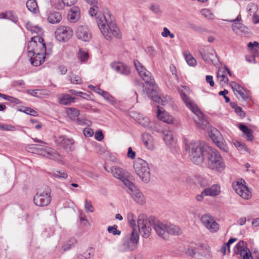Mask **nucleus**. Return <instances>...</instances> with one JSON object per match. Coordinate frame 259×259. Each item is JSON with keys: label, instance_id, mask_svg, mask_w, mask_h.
<instances>
[{"label": "nucleus", "instance_id": "nucleus-1", "mask_svg": "<svg viewBox=\"0 0 259 259\" xmlns=\"http://www.w3.org/2000/svg\"><path fill=\"white\" fill-rule=\"evenodd\" d=\"M134 64L139 75L145 81V84L149 86V88H147L145 85H143L144 93L147 94L148 97L153 101L162 105H166L168 102L170 98L169 97H161L159 93L157 92L154 86V79L151 73L138 60H135Z\"/></svg>", "mask_w": 259, "mask_h": 259}, {"label": "nucleus", "instance_id": "nucleus-2", "mask_svg": "<svg viewBox=\"0 0 259 259\" xmlns=\"http://www.w3.org/2000/svg\"><path fill=\"white\" fill-rule=\"evenodd\" d=\"M189 90V88L188 87L182 86L181 88L179 89L178 91L187 107L190 109L193 112L194 116L193 117L197 126L201 129H205L208 124V122L204 117L203 114L197 106L192 103L187 96Z\"/></svg>", "mask_w": 259, "mask_h": 259}, {"label": "nucleus", "instance_id": "nucleus-3", "mask_svg": "<svg viewBox=\"0 0 259 259\" xmlns=\"http://www.w3.org/2000/svg\"><path fill=\"white\" fill-rule=\"evenodd\" d=\"M185 148L188 152L189 156L193 163L196 164L202 163L204 160L203 147L200 142H191L189 144H186Z\"/></svg>", "mask_w": 259, "mask_h": 259}, {"label": "nucleus", "instance_id": "nucleus-4", "mask_svg": "<svg viewBox=\"0 0 259 259\" xmlns=\"http://www.w3.org/2000/svg\"><path fill=\"white\" fill-rule=\"evenodd\" d=\"M155 218L148 217L143 213L140 214L137 220L138 227L142 236L146 238L149 237L151 231V226L153 227Z\"/></svg>", "mask_w": 259, "mask_h": 259}, {"label": "nucleus", "instance_id": "nucleus-5", "mask_svg": "<svg viewBox=\"0 0 259 259\" xmlns=\"http://www.w3.org/2000/svg\"><path fill=\"white\" fill-rule=\"evenodd\" d=\"M207 165L210 169L220 172L224 170L226 167L220 153L213 149H211L208 153Z\"/></svg>", "mask_w": 259, "mask_h": 259}, {"label": "nucleus", "instance_id": "nucleus-6", "mask_svg": "<svg viewBox=\"0 0 259 259\" xmlns=\"http://www.w3.org/2000/svg\"><path fill=\"white\" fill-rule=\"evenodd\" d=\"M136 173L144 183L149 182L151 178L150 168L148 163L144 160L137 158L134 162Z\"/></svg>", "mask_w": 259, "mask_h": 259}, {"label": "nucleus", "instance_id": "nucleus-7", "mask_svg": "<svg viewBox=\"0 0 259 259\" xmlns=\"http://www.w3.org/2000/svg\"><path fill=\"white\" fill-rule=\"evenodd\" d=\"M31 146L32 148L34 149L32 152H36L38 154L42 155L60 163L64 164L63 157L51 148L47 146L40 148L38 145H32Z\"/></svg>", "mask_w": 259, "mask_h": 259}, {"label": "nucleus", "instance_id": "nucleus-8", "mask_svg": "<svg viewBox=\"0 0 259 259\" xmlns=\"http://www.w3.org/2000/svg\"><path fill=\"white\" fill-rule=\"evenodd\" d=\"M234 252L239 255L241 259H259V252L254 251L252 253L247 246V244L243 241H240L234 248Z\"/></svg>", "mask_w": 259, "mask_h": 259}, {"label": "nucleus", "instance_id": "nucleus-9", "mask_svg": "<svg viewBox=\"0 0 259 259\" xmlns=\"http://www.w3.org/2000/svg\"><path fill=\"white\" fill-rule=\"evenodd\" d=\"M138 241V232L136 229H134L130 235H127L124 238L123 243L119 248V251L124 252L136 249Z\"/></svg>", "mask_w": 259, "mask_h": 259}, {"label": "nucleus", "instance_id": "nucleus-10", "mask_svg": "<svg viewBox=\"0 0 259 259\" xmlns=\"http://www.w3.org/2000/svg\"><path fill=\"white\" fill-rule=\"evenodd\" d=\"M46 50V44L43 38L39 36H36L31 38V41L27 45V52L28 56L38 54L40 50L42 52Z\"/></svg>", "mask_w": 259, "mask_h": 259}, {"label": "nucleus", "instance_id": "nucleus-11", "mask_svg": "<svg viewBox=\"0 0 259 259\" xmlns=\"http://www.w3.org/2000/svg\"><path fill=\"white\" fill-rule=\"evenodd\" d=\"M97 23L101 32H118L120 31L116 24L111 20L108 21L104 15L97 18Z\"/></svg>", "mask_w": 259, "mask_h": 259}, {"label": "nucleus", "instance_id": "nucleus-12", "mask_svg": "<svg viewBox=\"0 0 259 259\" xmlns=\"http://www.w3.org/2000/svg\"><path fill=\"white\" fill-rule=\"evenodd\" d=\"M51 201V191L48 188L44 190H40L33 198V201L36 205L45 206L48 205Z\"/></svg>", "mask_w": 259, "mask_h": 259}, {"label": "nucleus", "instance_id": "nucleus-13", "mask_svg": "<svg viewBox=\"0 0 259 259\" xmlns=\"http://www.w3.org/2000/svg\"><path fill=\"white\" fill-rule=\"evenodd\" d=\"M126 187L128 188V192L133 199L139 205H143L146 203V198L142 192L138 189L131 182Z\"/></svg>", "mask_w": 259, "mask_h": 259}, {"label": "nucleus", "instance_id": "nucleus-14", "mask_svg": "<svg viewBox=\"0 0 259 259\" xmlns=\"http://www.w3.org/2000/svg\"><path fill=\"white\" fill-rule=\"evenodd\" d=\"M245 184L244 180L241 179L239 181L233 184V188L236 193L242 198L249 199L251 197V193Z\"/></svg>", "mask_w": 259, "mask_h": 259}, {"label": "nucleus", "instance_id": "nucleus-15", "mask_svg": "<svg viewBox=\"0 0 259 259\" xmlns=\"http://www.w3.org/2000/svg\"><path fill=\"white\" fill-rule=\"evenodd\" d=\"M111 171L113 177L120 180L125 186L131 182L129 180L130 174L126 170L115 166L111 168Z\"/></svg>", "mask_w": 259, "mask_h": 259}, {"label": "nucleus", "instance_id": "nucleus-16", "mask_svg": "<svg viewBox=\"0 0 259 259\" xmlns=\"http://www.w3.org/2000/svg\"><path fill=\"white\" fill-rule=\"evenodd\" d=\"M201 221L203 225L211 233L217 232L219 229V225L213 218L208 214L202 216Z\"/></svg>", "mask_w": 259, "mask_h": 259}, {"label": "nucleus", "instance_id": "nucleus-17", "mask_svg": "<svg viewBox=\"0 0 259 259\" xmlns=\"http://www.w3.org/2000/svg\"><path fill=\"white\" fill-rule=\"evenodd\" d=\"M199 53L206 62L212 64L214 63L217 54L215 51L211 48L206 47L205 49H201L199 50Z\"/></svg>", "mask_w": 259, "mask_h": 259}, {"label": "nucleus", "instance_id": "nucleus-18", "mask_svg": "<svg viewBox=\"0 0 259 259\" xmlns=\"http://www.w3.org/2000/svg\"><path fill=\"white\" fill-rule=\"evenodd\" d=\"M167 224L157 220L154 223L153 228L157 234L164 239H168Z\"/></svg>", "mask_w": 259, "mask_h": 259}, {"label": "nucleus", "instance_id": "nucleus-19", "mask_svg": "<svg viewBox=\"0 0 259 259\" xmlns=\"http://www.w3.org/2000/svg\"><path fill=\"white\" fill-rule=\"evenodd\" d=\"M55 141L57 144L64 149L70 151H72L74 150L73 146L74 144V141L72 138H68L66 136H60L57 138Z\"/></svg>", "mask_w": 259, "mask_h": 259}, {"label": "nucleus", "instance_id": "nucleus-20", "mask_svg": "<svg viewBox=\"0 0 259 259\" xmlns=\"http://www.w3.org/2000/svg\"><path fill=\"white\" fill-rule=\"evenodd\" d=\"M110 66L113 70L123 75L127 76L131 73L130 68L122 63L113 62Z\"/></svg>", "mask_w": 259, "mask_h": 259}, {"label": "nucleus", "instance_id": "nucleus-21", "mask_svg": "<svg viewBox=\"0 0 259 259\" xmlns=\"http://www.w3.org/2000/svg\"><path fill=\"white\" fill-rule=\"evenodd\" d=\"M221 193V187L218 184L212 185L211 187L205 188L202 191V194L206 196L215 197Z\"/></svg>", "mask_w": 259, "mask_h": 259}, {"label": "nucleus", "instance_id": "nucleus-22", "mask_svg": "<svg viewBox=\"0 0 259 259\" xmlns=\"http://www.w3.org/2000/svg\"><path fill=\"white\" fill-rule=\"evenodd\" d=\"M38 54L29 56L31 60V64L34 66H38L43 63L45 61V55L47 54L46 50L42 52L40 51Z\"/></svg>", "mask_w": 259, "mask_h": 259}, {"label": "nucleus", "instance_id": "nucleus-23", "mask_svg": "<svg viewBox=\"0 0 259 259\" xmlns=\"http://www.w3.org/2000/svg\"><path fill=\"white\" fill-rule=\"evenodd\" d=\"M142 138L145 147L150 151L153 150L155 145L153 137L148 133H144Z\"/></svg>", "mask_w": 259, "mask_h": 259}, {"label": "nucleus", "instance_id": "nucleus-24", "mask_svg": "<svg viewBox=\"0 0 259 259\" xmlns=\"http://www.w3.org/2000/svg\"><path fill=\"white\" fill-rule=\"evenodd\" d=\"M67 18L70 22H76L80 18L79 9L76 7H72L68 14Z\"/></svg>", "mask_w": 259, "mask_h": 259}, {"label": "nucleus", "instance_id": "nucleus-25", "mask_svg": "<svg viewBox=\"0 0 259 259\" xmlns=\"http://www.w3.org/2000/svg\"><path fill=\"white\" fill-rule=\"evenodd\" d=\"M230 86L234 92H236L244 100L248 99V96L245 93V90L241 87L239 84L235 81L230 82Z\"/></svg>", "mask_w": 259, "mask_h": 259}, {"label": "nucleus", "instance_id": "nucleus-26", "mask_svg": "<svg viewBox=\"0 0 259 259\" xmlns=\"http://www.w3.org/2000/svg\"><path fill=\"white\" fill-rule=\"evenodd\" d=\"M241 20L240 16H238L235 20H233L234 23L232 25V30L236 32H246V28L244 25L239 22Z\"/></svg>", "mask_w": 259, "mask_h": 259}, {"label": "nucleus", "instance_id": "nucleus-27", "mask_svg": "<svg viewBox=\"0 0 259 259\" xmlns=\"http://www.w3.org/2000/svg\"><path fill=\"white\" fill-rule=\"evenodd\" d=\"M157 117L160 120L167 123H171L173 120V118L171 116H170L167 112L163 111L158 106L157 110Z\"/></svg>", "mask_w": 259, "mask_h": 259}, {"label": "nucleus", "instance_id": "nucleus-28", "mask_svg": "<svg viewBox=\"0 0 259 259\" xmlns=\"http://www.w3.org/2000/svg\"><path fill=\"white\" fill-rule=\"evenodd\" d=\"M197 253L205 258L211 257L210 248L208 245H200L197 248Z\"/></svg>", "mask_w": 259, "mask_h": 259}, {"label": "nucleus", "instance_id": "nucleus-29", "mask_svg": "<svg viewBox=\"0 0 259 259\" xmlns=\"http://www.w3.org/2000/svg\"><path fill=\"white\" fill-rule=\"evenodd\" d=\"M226 69L220 68L219 69L217 73V78L221 85L227 84L229 79L225 72Z\"/></svg>", "mask_w": 259, "mask_h": 259}, {"label": "nucleus", "instance_id": "nucleus-30", "mask_svg": "<svg viewBox=\"0 0 259 259\" xmlns=\"http://www.w3.org/2000/svg\"><path fill=\"white\" fill-rule=\"evenodd\" d=\"M239 127V129L243 133L244 137L247 141H252L253 139V136L252 135V132L250 128L243 124H240Z\"/></svg>", "mask_w": 259, "mask_h": 259}, {"label": "nucleus", "instance_id": "nucleus-31", "mask_svg": "<svg viewBox=\"0 0 259 259\" xmlns=\"http://www.w3.org/2000/svg\"><path fill=\"white\" fill-rule=\"evenodd\" d=\"M75 98L72 97L69 94H64L59 99V103L64 105H69L75 102Z\"/></svg>", "mask_w": 259, "mask_h": 259}, {"label": "nucleus", "instance_id": "nucleus-32", "mask_svg": "<svg viewBox=\"0 0 259 259\" xmlns=\"http://www.w3.org/2000/svg\"><path fill=\"white\" fill-rule=\"evenodd\" d=\"M167 227L168 237L169 234L172 235H179L182 233L181 229L179 227L173 224L168 223Z\"/></svg>", "mask_w": 259, "mask_h": 259}, {"label": "nucleus", "instance_id": "nucleus-33", "mask_svg": "<svg viewBox=\"0 0 259 259\" xmlns=\"http://www.w3.org/2000/svg\"><path fill=\"white\" fill-rule=\"evenodd\" d=\"M209 136L214 143H216L219 140H223V137L220 132L215 128L211 129Z\"/></svg>", "mask_w": 259, "mask_h": 259}, {"label": "nucleus", "instance_id": "nucleus-34", "mask_svg": "<svg viewBox=\"0 0 259 259\" xmlns=\"http://www.w3.org/2000/svg\"><path fill=\"white\" fill-rule=\"evenodd\" d=\"M183 55L189 65L195 66L196 65L197 62L196 59L191 55L189 51L187 50L184 51Z\"/></svg>", "mask_w": 259, "mask_h": 259}, {"label": "nucleus", "instance_id": "nucleus-35", "mask_svg": "<svg viewBox=\"0 0 259 259\" xmlns=\"http://www.w3.org/2000/svg\"><path fill=\"white\" fill-rule=\"evenodd\" d=\"M62 19V16L59 12L51 13L48 18V21L52 24L59 23Z\"/></svg>", "mask_w": 259, "mask_h": 259}, {"label": "nucleus", "instance_id": "nucleus-36", "mask_svg": "<svg viewBox=\"0 0 259 259\" xmlns=\"http://www.w3.org/2000/svg\"><path fill=\"white\" fill-rule=\"evenodd\" d=\"M76 243V241L74 238H71L63 244L61 248V250L62 252L67 251L73 247Z\"/></svg>", "mask_w": 259, "mask_h": 259}, {"label": "nucleus", "instance_id": "nucleus-37", "mask_svg": "<svg viewBox=\"0 0 259 259\" xmlns=\"http://www.w3.org/2000/svg\"><path fill=\"white\" fill-rule=\"evenodd\" d=\"M163 138L167 145H171L173 142L172 133L170 131L164 130L162 132Z\"/></svg>", "mask_w": 259, "mask_h": 259}, {"label": "nucleus", "instance_id": "nucleus-38", "mask_svg": "<svg viewBox=\"0 0 259 259\" xmlns=\"http://www.w3.org/2000/svg\"><path fill=\"white\" fill-rule=\"evenodd\" d=\"M26 7L28 10L34 13L38 11V6L35 0H28L26 2Z\"/></svg>", "mask_w": 259, "mask_h": 259}, {"label": "nucleus", "instance_id": "nucleus-39", "mask_svg": "<svg viewBox=\"0 0 259 259\" xmlns=\"http://www.w3.org/2000/svg\"><path fill=\"white\" fill-rule=\"evenodd\" d=\"M72 36L71 33H55V38L59 42L68 41Z\"/></svg>", "mask_w": 259, "mask_h": 259}, {"label": "nucleus", "instance_id": "nucleus-40", "mask_svg": "<svg viewBox=\"0 0 259 259\" xmlns=\"http://www.w3.org/2000/svg\"><path fill=\"white\" fill-rule=\"evenodd\" d=\"M68 116L71 119H75L80 114L79 111L74 108H68L66 110Z\"/></svg>", "mask_w": 259, "mask_h": 259}, {"label": "nucleus", "instance_id": "nucleus-41", "mask_svg": "<svg viewBox=\"0 0 259 259\" xmlns=\"http://www.w3.org/2000/svg\"><path fill=\"white\" fill-rule=\"evenodd\" d=\"M78 59L81 63H86L89 58L88 53L80 49L77 54Z\"/></svg>", "mask_w": 259, "mask_h": 259}, {"label": "nucleus", "instance_id": "nucleus-42", "mask_svg": "<svg viewBox=\"0 0 259 259\" xmlns=\"http://www.w3.org/2000/svg\"><path fill=\"white\" fill-rule=\"evenodd\" d=\"M52 177L54 178L67 179L68 178V174L65 171L55 170L52 174Z\"/></svg>", "mask_w": 259, "mask_h": 259}, {"label": "nucleus", "instance_id": "nucleus-43", "mask_svg": "<svg viewBox=\"0 0 259 259\" xmlns=\"http://www.w3.org/2000/svg\"><path fill=\"white\" fill-rule=\"evenodd\" d=\"M69 80L72 84H80L82 82L81 78L78 75L71 72L69 76Z\"/></svg>", "mask_w": 259, "mask_h": 259}, {"label": "nucleus", "instance_id": "nucleus-44", "mask_svg": "<svg viewBox=\"0 0 259 259\" xmlns=\"http://www.w3.org/2000/svg\"><path fill=\"white\" fill-rule=\"evenodd\" d=\"M6 19H8L15 23H17L18 21V17L16 15V14L12 11H9L6 12Z\"/></svg>", "mask_w": 259, "mask_h": 259}, {"label": "nucleus", "instance_id": "nucleus-45", "mask_svg": "<svg viewBox=\"0 0 259 259\" xmlns=\"http://www.w3.org/2000/svg\"><path fill=\"white\" fill-rule=\"evenodd\" d=\"M231 107L234 109L235 112L240 117H244L245 115V112L242 110V108L238 106L236 103H231Z\"/></svg>", "mask_w": 259, "mask_h": 259}, {"label": "nucleus", "instance_id": "nucleus-46", "mask_svg": "<svg viewBox=\"0 0 259 259\" xmlns=\"http://www.w3.org/2000/svg\"><path fill=\"white\" fill-rule=\"evenodd\" d=\"M128 222L129 223L131 226L132 227L133 230L136 229V217L133 213L130 212L127 213V215Z\"/></svg>", "mask_w": 259, "mask_h": 259}, {"label": "nucleus", "instance_id": "nucleus-47", "mask_svg": "<svg viewBox=\"0 0 259 259\" xmlns=\"http://www.w3.org/2000/svg\"><path fill=\"white\" fill-rule=\"evenodd\" d=\"M26 28L28 31L31 32H39L41 28L36 25H33L31 23L28 22L26 24Z\"/></svg>", "mask_w": 259, "mask_h": 259}, {"label": "nucleus", "instance_id": "nucleus-48", "mask_svg": "<svg viewBox=\"0 0 259 259\" xmlns=\"http://www.w3.org/2000/svg\"><path fill=\"white\" fill-rule=\"evenodd\" d=\"M78 39L83 41H89L91 38V33H76Z\"/></svg>", "mask_w": 259, "mask_h": 259}, {"label": "nucleus", "instance_id": "nucleus-49", "mask_svg": "<svg viewBox=\"0 0 259 259\" xmlns=\"http://www.w3.org/2000/svg\"><path fill=\"white\" fill-rule=\"evenodd\" d=\"M104 34V37L108 40H111L114 38L120 39L122 37L121 33H116V35H114V33H102Z\"/></svg>", "mask_w": 259, "mask_h": 259}, {"label": "nucleus", "instance_id": "nucleus-50", "mask_svg": "<svg viewBox=\"0 0 259 259\" xmlns=\"http://www.w3.org/2000/svg\"><path fill=\"white\" fill-rule=\"evenodd\" d=\"M215 143L218 147H219L223 151L226 152L228 151L229 148L223 139L219 140Z\"/></svg>", "mask_w": 259, "mask_h": 259}, {"label": "nucleus", "instance_id": "nucleus-51", "mask_svg": "<svg viewBox=\"0 0 259 259\" xmlns=\"http://www.w3.org/2000/svg\"><path fill=\"white\" fill-rule=\"evenodd\" d=\"M102 97L104 98L105 100H106L112 105H114L116 103L115 98L107 92L104 93Z\"/></svg>", "mask_w": 259, "mask_h": 259}, {"label": "nucleus", "instance_id": "nucleus-52", "mask_svg": "<svg viewBox=\"0 0 259 259\" xmlns=\"http://www.w3.org/2000/svg\"><path fill=\"white\" fill-rule=\"evenodd\" d=\"M201 14L204 17L208 19H213L214 17V15L211 13V12L207 9H203L201 11Z\"/></svg>", "mask_w": 259, "mask_h": 259}, {"label": "nucleus", "instance_id": "nucleus-53", "mask_svg": "<svg viewBox=\"0 0 259 259\" xmlns=\"http://www.w3.org/2000/svg\"><path fill=\"white\" fill-rule=\"evenodd\" d=\"M107 231L109 233L114 235H119L121 234V231L117 230V226L116 225L109 226L107 228Z\"/></svg>", "mask_w": 259, "mask_h": 259}, {"label": "nucleus", "instance_id": "nucleus-54", "mask_svg": "<svg viewBox=\"0 0 259 259\" xmlns=\"http://www.w3.org/2000/svg\"><path fill=\"white\" fill-rule=\"evenodd\" d=\"M84 208L87 212H93L94 211L93 206L91 201L86 200L84 204Z\"/></svg>", "mask_w": 259, "mask_h": 259}, {"label": "nucleus", "instance_id": "nucleus-55", "mask_svg": "<svg viewBox=\"0 0 259 259\" xmlns=\"http://www.w3.org/2000/svg\"><path fill=\"white\" fill-rule=\"evenodd\" d=\"M150 10L157 15H160L161 13V11L158 5H152L150 7Z\"/></svg>", "mask_w": 259, "mask_h": 259}, {"label": "nucleus", "instance_id": "nucleus-56", "mask_svg": "<svg viewBox=\"0 0 259 259\" xmlns=\"http://www.w3.org/2000/svg\"><path fill=\"white\" fill-rule=\"evenodd\" d=\"M58 32H72L73 30L69 27L62 26L58 28Z\"/></svg>", "mask_w": 259, "mask_h": 259}, {"label": "nucleus", "instance_id": "nucleus-57", "mask_svg": "<svg viewBox=\"0 0 259 259\" xmlns=\"http://www.w3.org/2000/svg\"><path fill=\"white\" fill-rule=\"evenodd\" d=\"M93 254L90 252L87 251L83 254H80L78 255V259H92Z\"/></svg>", "mask_w": 259, "mask_h": 259}, {"label": "nucleus", "instance_id": "nucleus-58", "mask_svg": "<svg viewBox=\"0 0 259 259\" xmlns=\"http://www.w3.org/2000/svg\"><path fill=\"white\" fill-rule=\"evenodd\" d=\"M62 2L64 6L71 7L75 5L77 0H62Z\"/></svg>", "mask_w": 259, "mask_h": 259}, {"label": "nucleus", "instance_id": "nucleus-59", "mask_svg": "<svg viewBox=\"0 0 259 259\" xmlns=\"http://www.w3.org/2000/svg\"><path fill=\"white\" fill-rule=\"evenodd\" d=\"M95 138L99 141H101L104 138V135L101 131H98L95 133Z\"/></svg>", "mask_w": 259, "mask_h": 259}, {"label": "nucleus", "instance_id": "nucleus-60", "mask_svg": "<svg viewBox=\"0 0 259 259\" xmlns=\"http://www.w3.org/2000/svg\"><path fill=\"white\" fill-rule=\"evenodd\" d=\"M23 112L32 116H36L37 114V112L35 110L29 107H26Z\"/></svg>", "mask_w": 259, "mask_h": 259}, {"label": "nucleus", "instance_id": "nucleus-61", "mask_svg": "<svg viewBox=\"0 0 259 259\" xmlns=\"http://www.w3.org/2000/svg\"><path fill=\"white\" fill-rule=\"evenodd\" d=\"M83 134L85 137H91L93 135L94 132L90 128H85L83 130Z\"/></svg>", "mask_w": 259, "mask_h": 259}, {"label": "nucleus", "instance_id": "nucleus-62", "mask_svg": "<svg viewBox=\"0 0 259 259\" xmlns=\"http://www.w3.org/2000/svg\"><path fill=\"white\" fill-rule=\"evenodd\" d=\"M228 93V92L226 90H224V91H220L219 93V95L220 96H223V97L225 99V101L226 103H228L230 101V98L226 96V95Z\"/></svg>", "mask_w": 259, "mask_h": 259}, {"label": "nucleus", "instance_id": "nucleus-63", "mask_svg": "<svg viewBox=\"0 0 259 259\" xmlns=\"http://www.w3.org/2000/svg\"><path fill=\"white\" fill-rule=\"evenodd\" d=\"M99 7L98 6V5H96V7L92 6V7L90 9V14L91 16H93L94 15H96L98 11Z\"/></svg>", "mask_w": 259, "mask_h": 259}, {"label": "nucleus", "instance_id": "nucleus-64", "mask_svg": "<svg viewBox=\"0 0 259 259\" xmlns=\"http://www.w3.org/2000/svg\"><path fill=\"white\" fill-rule=\"evenodd\" d=\"M127 156L128 158L133 159L135 158L136 153L134 151H133L132 147H128V152L127 154Z\"/></svg>", "mask_w": 259, "mask_h": 259}]
</instances>
